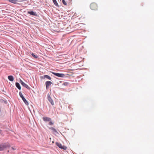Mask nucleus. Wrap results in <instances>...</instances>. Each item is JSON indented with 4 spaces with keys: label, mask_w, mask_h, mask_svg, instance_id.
<instances>
[{
    "label": "nucleus",
    "mask_w": 154,
    "mask_h": 154,
    "mask_svg": "<svg viewBox=\"0 0 154 154\" xmlns=\"http://www.w3.org/2000/svg\"><path fill=\"white\" fill-rule=\"evenodd\" d=\"M41 78L43 79L46 78L49 80H51V78L48 75H44L43 76H42L41 77Z\"/></svg>",
    "instance_id": "obj_7"
},
{
    "label": "nucleus",
    "mask_w": 154,
    "mask_h": 154,
    "mask_svg": "<svg viewBox=\"0 0 154 154\" xmlns=\"http://www.w3.org/2000/svg\"><path fill=\"white\" fill-rule=\"evenodd\" d=\"M10 146L8 143H4L0 144V151H3L7 148H9Z\"/></svg>",
    "instance_id": "obj_1"
},
{
    "label": "nucleus",
    "mask_w": 154,
    "mask_h": 154,
    "mask_svg": "<svg viewBox=\"0 0 154 154\" xmlns=\"http://www.w3.org/2000/svg\"><path fill=\"white\" fill-rule=\"evenodd\" d=\"M24 102V103L26 105H29V103L28 102V101L26 100V99L25 98H23V99H22Z\"/></svg>",
    "instance_id": "obj_14"
},
{
    "label": "nucleus",
    "mask_w": 154,
    "mask_h": 154,
    "mask_svg": "<svg viewBox=\"0 0 154 154\" xmlns=\"http://www.w3.org/2000/svg\"><path fill=\"white\" fill-rule=\"evenodd\" d=\"M53 83L52 82L50 81H47L45 82V84L46 86V88L47 89L49 88V87L51 84H52Z\"/></svg>",
    "instance_id": "obj_6"
},
{
    "label": "nucleus",
    "mask_w": 154,
    "mask_h": 154,
    "mask_svg": "<svg viewBox=\"0 0 154 154\" xmlns=\"http://www.w3.org/2000/svg\"><path fill=\"white\" fill-rule=\"evenodd\" d=\"M47 99L48 101L51 103L52 105H54V103L51 97L49 94H48L47 95Z\"/></svg>",
    "instance_id": "obj_4"
},
{
    "label": "nucleus",
    "mask_w": 154,
    "mask_h": 154,
    "mask_svg": "<svg viewBox=\"0 0 154 154\" xmlns=\"http://www.w3.org/2000/svg\"><path fill=\"white\" fill-rule=\"evenodd\" d=\"M51 130L55 133L56 134H58V132L57 131L56 129L52 127H51L49 128Z\"/></svg>",
    "instance_id": "obj_13"
},
{
    "label": "nucleus",
    "mask_w": 154,
    "mask_h": 154,
    "mask_svg": "<svg viewBox=\"0 0 154 154\" xmlns=\"http://www.w3.org/2000/svg\"><path fill=\"white\" fill-rule=\"evenodd\" d=\"M54 5L57 7H59V5L56 1V0H52Z\"/></svg>",
    "instance_id": "obj_15"
},
{
    "label": "nucleus",
    "mask_w": 154,
    "mask_h": 154,
    "mask_svg": "<svg viewBox=\"0 0 154 154\" xmlns=\"http://www.w3.org/2000/svg\"><path fill=\"white\" fill-rule=\"evenodd\" d=\"M51 72L54 75L60 78H64L65 77V75L63 73H56L54 72Z\"/></svg>",
    "instance_id": "obj_3"
},
{
    "label": "nucleus",
    "mask_w": 154,
    "mask_h": 154,
    "mask_svg": "<svg viewBox=\"0 0 154 154\" xmlns=\"http://www.w3.org/2000/svg\"><path fill=\"white\" fill-rule=\"evenodd\" d=\"M44 122H49L51 120V119L49 117H44L42 118Z\"/></svg>",
    "instance_id": "obj_8"
},
{
    "label": "nucleus",
    "mask_w": 154,
    "mask_h": 154,
    "mask_svg": "<svg viewBox=\"0 0 154 154\" xmlns=\"http://www.w3.org/2000/svg\"><path fill=\"white\" fill-rule=\"evenodd\" d=\"M9 152V150H8V152Z\"/></svg>",
    "instance_id": "obj_25"
},
{
    "label": "nucleus",
    "mask_w": 154,
    "mask_h": 154,
    "mask_svg": "<svg viewBox=\"0 0 154 154\" xmlns=\"http://www.w3.org/2000/svg\"><path fill=\"white\" fill-rule=\"evenodd\" d=\"M8 2L14 4H17V2H19L18 0H8Z\"/></svg>",
    "instance_id": "obj_10"
},
{
    "label": "nucleus",
    "mask_w": 154,
    "mask_h": 154,
    "mask_svg": "<svg viewBox=\"0 0 154 154\" xmlns=\"http://www.w3.org/2000/svg\"><path fill=\"white\" fill-rule=\"evenodd\" d=\"M48 122H49V124L50 125H54V123L53 122H52L51 121V120L50 121H49Z\"/></svg>",
    "instance_id": "obj_22"
},
{
    "label": "nucleus",
    "mask_w": 154,
    "mask_h": 154,
    "mask_svg": "<svg viewBox=\"0 0 154 154\" xmlns=\"http://www.w3.org/2000/svg\"><path fill=\"white\" fill-rule=\"evenodd\" d=\"M28 14L32 15V16H34L35 17H37L38 16V14L36 13V12H34L32 11H28L27 12Z\"/></svg>",
    "instance_id": "obj_5"
},
{
    "label": "nucleus",
    "mask_w": 154,
    "mask_h": 154,
    "mask_svg": "<svg viewBox=\"0 0 154 154\" xmlns=\"http://www.w3.org/2000/svg\"><path fill=\"white\" fill-rule=\"evenodd\" d=\"M90 8L91 9L93 10H97L98 6L97 4L95 3H92L90 6Z\"/></svg>",
    "instance_id": "obj_2"
},
{
    "label": "nucleus",
    "mask_w": 154,
    "mask_h": 154,
    "mask_svg": "<svg viewBox=\"0 0 154 154\" xmlns=\"http://www.w3.org/2000/svg\"><path fill=\"white\" fill-rule=\"evenodd\" d=\"M19 94L20 95V97H21V98H22V99H23V98H24L22 94L21 91H20L19 92Z\"/></svg>",
    "instance_id": "obj_18"
},
{
    "label": "nucleus",
    "mask_w": 154,
    "mask_h": 154,
    "mask_svg": "<svg viewBox=\"0 0 154 154\" xmlns=\"http://www.w3.org/2000/svg\"><path fill=\"white\" fill-rule=\"evenodd\" d=\"M8 80L11 82L13 81L14 80V77L12 75H9L8 76Z\"/></svg>",
    "instance_id": "obj_11"
},
{
    "label": "nucleus",
    "mask_w": 154,
    "mask_h": 154,
    "mask_svg": "<svg viewBox=\"0 0 154 154\" xmlns=\"http://www.w3.org/2000/svg\"><path fill=\"white\" fill-rule=\"evenodd\" d=\"M56 145L58 146L59 148H60L62 147V145L61 143L58 142H56L55 143Z\"/></svg>",
    "instance_id": "obj_16"
},
{
    "label": "nucleus",
    "mask_w": 154,
    "mask_h": 154,
    "mask_svg": "<svg viewBox=\"0 0 154 154\" xmlns=\"http://www.w3.org/2000/svg\"><path fill=\"white\" fill-rule=\"evenodd\" d=\"M21 85H22L23 86L26 88L28 89V90L30 89V88L27 84H25L24 82L22 83V84H21Z\"/></svg>",
    "instance_id": "obj_9"
},
{
    "label": "nucleus",
    "mask_w": 154,
    "mask_h": 154,
    "mask_svg": "<svg viewBox=\"0 0 154 154\" xmlns=\"http://www.w3.org/2000/svg\"><path fill=\"white\" fill-rule=\"evenodd\" d=\"M67 148V147H66V146H64V145L63 146L62 145V147L61 148V149H63L64 150H66Z\"/></svg>",
    "instance_id": "obj_20"
},
{
    "label": "nucleus",
    "mask_w": 154,
    "mask_h": 154,
    "mask_svg": "<svg viewBox=\"0 0 154 154\" xmlns=\"http://www.w3.org/2000/svg\"><path fill=\"white\" fill-rule=\"evenodd\" d=\"M15 86L18 88V89L20 90L21 89V87L20 84L17 82H16L15 83Z\"/></svg>",
    "instance_id": "obj_12"
},
{
    "label": "nucleus",
    "mask_w": 154,
    "mask_h": 154,
    "mask_svg": "<svg viewBox=\"0 0 154 154\" xmlns=\"http://www.w3.org/2000/svg\"><path fill=\"white\" fill-rule=\"evenodd\" d=\"M62 0V3L64 5H67V3L65 1V0Z\"/></svg>",
    "instance_id": "obj_21"
},
{
    "label": "nucleus",
    "mask_w": 154,
    "mask_h": 154,
    "mask_svg": "<svg viewBox=\"0 0 154 154\" xmlns=\"http://www.w3.org/2000/svg\"><path fill=\"white\" fill-rule=\"evenodd\" d=\"M63 85L64 86H68L69 85V82H65L63 84Z\"/></svg>",
    "instance_id": "obj_19"
},
{
    "label": "nucleus",
    "mask_w": 154,
    "mask_h": 154,
    "mask_svg": "<svg viewBox=\"0 0 154 154\" xmlns=\"http://www.w3.org/2000/svg\"><path fill=\"white\" fill-rule=\"evenodd\" d=\"M31 55L33 56V57L35 59H37L38 57V56H37V55H35L33 53H32L31 54Z\"/></svg>",
    "instance_id": "obj_17"
},
{
    "label": "nucleus",
    "mask_w": 154,
    "mask_h": 154,
    "mask_svg": "<svg viewBox=\"0 0 154 154\" xmlns=\"http://www.w3.org/2000/svg\"><path fill=\"white\" fill-rule=\"evenodd\" d=\"M11 149L13 150H14L16 149V148H14L13 147H11Z\"/></svg>",
    "instance_id": "obj_24"
},
{
    "label": "nucleus",
    "mask_w": 154,
    "mask_h": 154,
    "mask_svg": "<svg viewBox=\"0 0 154 154\" xmlns=\"http://www.w3.org/2000/svg\"><path fill=\"white\" fill-rule=\"evenodd\" d=\"M23 82L20 79V82L21 83V84L22 83H23Z\"/></svg>",
    "instance_id": "obj_23"
}]
</instances>
